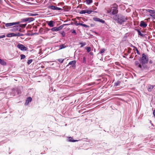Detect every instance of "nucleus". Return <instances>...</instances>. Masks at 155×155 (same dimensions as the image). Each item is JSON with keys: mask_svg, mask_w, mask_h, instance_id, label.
<instances>
[{"mask_svg": "<svg viewBox=\"0 0 155 155\" xmlns=\"http://www.w3.org/2000/svg\"><path fill=\"white\" fill-rule=\"evenodd\" d=\"M105 51V49L104 48L101 49L100 50L99 53H100V54L103 53Z\"/></svg>", "mask_w": 155, "mask_h": 155, "instance_id": "473e14b6", "label": "nucleus"}, {"mask_svg": "<svg viewBox=\"0 0 155 155\" xmlns=\"http://www.w3.org/2000/svg\"><path fill=\"white\" fill-rule=\"evenodd\" d=\"M153 129L155 130V127Z\"/></svg>", "mask_w": 155, "mask_h": 155, "instance_id": "4d7b16f0", "label": "nucleus"}, {"mask_svg": "<svg viewBox=\"0 0 155 155\" xmlns=\"http://www.w3.org/2000/svg\"><path fill=\"white\" fill-rule=\"evenodd\" d=\"M143 11H144V10H146V11L149 12L151 14H153L155 15V10H150L149 9H142Z\"/></svg>", "mask_w": 155, "mask_h": 155, "instance_id": "0eeeda50", "label": "nucleus"}, {"mask_svg": "<svg viewBox=\"0 0 155 155\" xmlns=\"http://www.w3.org/2000/svg\"><path fill=\"white\" fill-rule=\"evenodd\" d=\"M114 20L120 25H122L128 20V17L121 14H118L116 15L113 18Z\"/></svg>", "mask_w": 155, "mask_h": 155, "instance_id": "f03ea898", "label": "nucleus"}, {"mask_svg": "<svg viewBox=\"0 0 155 155\" xmlns=\"http://www.w3.org/2000/svg\"><path fill=\"white\" fill-rule=\"evenodd\" d=\"M17 48L22 51H26L27 50V48L23 45L18 44L17 45Z\"/></svg>", "mask_w": 155, "mask_h": 155, "instance_id": "39448f33", "label": "nucleus"}, {"mask_svg": "<svg viewBox=\"0 0 155 155\" xmlns=\"http://www.w3.org/2000/svg\"><path fill=\"white\" fill-rule=\"evenodd\" d=\"M35 20L34 18H26L27 21L29 22H31Z\"/></svg>", "mask_w": 155, "mask_h": 155, "instance_id": "f3484780", "label": "nucleus"}, {"mask_svg": "<svg viewBox=\"0 0 155 155\" xmlns=\"http://www.w3.org/2000/svg\"><path fill=\"white\" fill-rule=\"evenodd\" d=\"M32 132H30V134H32Z\"/></svg>", "mask_w": 155, "mask_h": 155, "instance_id": "6e6d98bb", "label": "nucleus"}, {"mask_svg": "<svg viewBox=\"0 0 155 155\" xmlns=\"http://www.w3.org/2000/svg\"><path fill=\"white\" fill-rule=\"evenodd\" d=\"M26 25V24H21L19 25H18V26L19 27V30H20L21 28H24L25 27Z\"/></svg>", "mask_w": 155, "mask_h": 155, "instance_id": "412c9836", "label": "nucleus"}, {"mask_svg": "<svg viewBox=\"0 0 155 155\" xmlns=\"http://www.w3.org/2000/svg\"><path fill=\"white\" fill-rule=\"evenodd\" d=\"M19 29V27L18 25H15L12 27L10 29V31H15Z\"/></svg>", "mask_w": 155, "mask_h": 155, "instance_id": "423d86ee", "label": "nucleus"}, {"mask_svg": "<svg viewBox=\"0 0 155 155\" xmlns=\"http://www.w3.org/2000/svg\"><path fill=\"white\" fill-rule=\"evenodd\" d=\"M90 25L91 27H94V24H91Z\"/></svg>", "mask_w": 155, "mask_h": 155, "instance_id": "de8ad7c7", "label": "nucleus"}, {"mask_svg": "<svg viewBox=\"0 0 155 155\" xmlns=\"http://www.w3.org/2000/svg\"><path fill=\"white\" fill-rule=\"evenodd\" d=\"M149 122H150V124L152 123V121H151V120H149Z\"/></svg>", "mask_w": 155, "mask_h": 155, "instance_id": "864d4df0", "label": "nucleus"}, {"mask_svg": "<svg viewBox=\"0 0 155 155\" xmlns=\"http://www.w3.org/2000/svg\"><path fill=\"white\" fill-rule=\"evenodd\" d=\"M48 8L52 10H62L63 9L61 8L58 7L53 5H49Z\"/></svg>", "mask_w": 155, "mask_h": 155, "instance_id": "20e7f679", "label": "nucleus"}, {"mask_svg": "<svg viewBox=\"0 0 155 155\" xmlns=\"http://www.w3.org/2000/svg\"><path fill=\"white\" fill-rule=\"evenodd\" d=\"M140 26L143 28H145L147 25V24L143 21H141L140 22Z\"/></svg>", "mask_w": 155, "mask_h": 155, "instance_id": "6e6552de", "label": "nucleus"}, {"mask_svg": "<svg viewBox=\"0 0 155 155\" xmlns=\"http://www.w3.org/2000/svg\"><path fill=\"white\" fill-rule=\"evenodd\" d=\"M28 15L29 16H35L37 15V14H33L31 13H29L28 14Z\"/></svg>", "mask_w": 155, "mask_h": 155, "instance_id": "c756f323", "label": "nucleus"}, {"mask_svg": "<svg viewBox=\"0 0 155 155\" xmlns=\"http://www.w3.org/2000/svg\"><path fill=\"white\" fill-rule=\"evenodd\" d=\"M135 30L138 32L139 35H140L142 37H144L145 36V34L144 33H142L140 30L138 29H136Z\"/></svg>", "mask_w": 155, "mask_h": 155, "instance_id": "f8f14e48", "label": "nucleus"}, {"mask_svg": "<svg viewBox=\"0 0 155 155\" xmlns=\"http://www.w3.org/2000/svg\"><path fill=\"white\" fill-rule=\"evenodd\" d=\"M98 21L102 23H105V21L104 20L100 18H99V20Z\"/></svg>", "mask_w": 155, "mask_h": 155, "instance_id": "58836bf2", "label": "nucleus"}, {"mask_svg": "<svg viewBox=\"0 0 155 155\" xmlns=\"http://www.w3.org/2000/svg\"><path fill=\"white\" fill-rule=\"evenodd\" d=\"M150 16L153 18H155V15L153 14H150Z\"/></svg>", "mask_w": 155, "mask_h": 155, "instance_id": "37998d69", "label": "nucleus"}, {"mask_svg": "<svg viewBox=\"0 0 155 155\" xmlns=\"http://www.w3.org/2000/svg\"><path fill=\"white\" fill-rule=\"evenodd\" d=\"M111 11H112V13L113 15H115L118 12L117 8L116 7H113V8L111 9Z\"/></svg>", "mask_w": 155, "mask_h": 155, "instance_id": "1a4fd4ad", "label": "nucleus"}, {"mask_svg": "<svg viewBox=\"0 0 155 155\" xmlns=\"http://www.w3.org/2000/svg\"><path fill=\"white\" fill-rule=\"evenodd\" d=\"M0 64L3 65H5L6 64L4 61L1 59H0Z\"/></svg>", "mask_w": 155, "mask_h": 155, "instance_id": "4be33fe9", "label": "nucleus"}, {"mask_svg": "<svg viewBox=\"0 0 155 155\" xmlns=\"http://www.w3.org/2000/svg\"><path fill=\"white\" fill-rule=\"evenodd\" d=\"M85 13H87L88 14H91V12H93L91 10H85Z\"/></svg>", "mask_w": 155, "mask_h": 155, "instance_id": "bb28decb", "label": "nucleus"}, {"mask_svg": "<svg viewBox=\"0 0 155 155\" xmlns=\"http://www.w3.org/2000/svg\"><path fill=\"white\" fill-rule=\"evenodd\" d=\"M41 68H44V66L43 65L41 66Z\"/></svg>", "mask_w": 155, "mask_h": 155, "instance_id": "3c124183", "label": "nucleus"}, {"mask_svg": "<svg viewBox=\"0 0 155 155\" xmlns=\"http://www.w3.org/2000/svg\"><path fill=\"white\" fill-rule=\"evenodd\" d=\"M150 129H153V128H150Z\"/></svg>", "mask_w": 155, "mask_h": 155, "instance_id": "bf43d9fd", "label": "nucleus"}, {"mask_svg": "<svg viewBox=\"0 0 155 155\" xmlns=\"http://www.w3.org/2000/svg\"><path fill=\"white\" fill-rule=\"evenodd\" d=\"M85 49L87 50V52H90L91 50V48L90 47H86L85 48Z\"/></svg>", "mask_w": 155, "mask_h": 155, "instance_id": "a878e982", "label": "nucleus"}, {"mask_svg": "<svg viewBox=\"0 0 155 155\" xmlns=\"http://www.w3.org/2000/svg\"><path fill=\"white\" fill-rule=\"evenodd\" d=\"M32 61V59H29L28 60L27 62V63L28 64H30Z\"/></svg>", "mask_w": 155, "mask_h": 155, "instance_id": "4c0bfd02", "label": "nucleus"}, {"mask_svg": "<svg viewBox=\"0 0 155 155\" xmlns=\"http://www.w3.org/2000/svg\"><path fill=\"white\" fill-rule=\"evenodd\" d=\"M57 27H53L51 29V30L52 31H58Z\"/></svg>", "mask_w": 155, "mask_h": 155, "instance_id": "5701e85b", "label": "nucleus"}, {"mask_svg": "<svg viewBox=\"0 0 155 155\" xmlns=\"http://www.w3.org/2000/svg\"><path fill=\"white\" fill-rule=\"evenodd\" d=\"M151 124V125L152 126H153V127H154V125L152 123Z\"/></svg>", "mask_w": 155, "mask_h": 155, "instance_id": "8fccbe9b", "label": "nucleus"}, {"mask_svg": "<svg viewBox=\"0 0 155 155\" xmlns=\"http://www.w3.org/2000/svg\"><path fill=\"white\" fill-rule=\"evenodd\" d=\"M16 36H18V37L23 36L24 35V34H21V33H16Z\"/></svg>", "mask_w": 155, "mask_h": 155, "instance_id": "7c9ffc66", "label": "nucleus"}, {"mask_svg": "<svg viewBox=\"0 0 155 155\" xmlns=\"http://www.w3.org/2000/svg\"><path fill=\"white\" fill-rule=\"evenodd\" d=\"M94 12H96V11H94Z\"/></svg>", "mask_w": 155, "mask_h": 155, "instance_id": "13d9d810", "label": "nucleus"}, {"mask_svg": "<svg viewBox=\"0 0 155 155\" xmlns=\"http://www.w3.org/2000/svg\"><path fill=\"white\" fill-rule=\"evenodd\" d=\"M60 33L62 35L63 37H64L65 35V33L64 31H62L60 32Z\"/></svg>", "mask_w": 155, "mask_h": 155, "instance_id": "c85d7f7f", "label": "nucleus"}, {"mask_svg": "<svg viewBox=\"0 0 155 155\" xmlns=\"http://www.w3.org/2000/svg\"><path fill=\"white\" fill-rule=\"evenodd\" d=\"M20 56L21 57V59H25L26 57L23 54H21Z\"/></svg>", "mask_w": 155, "mask_h": 155, "instance_id": "e433bc0d", "label": "nucleus"}, {"mask_svg": "<svg viewBox=\"0 0 155 155\" xmlns=\"http://www.w3.org/2000/svg\"><path fill=\"white\" fill-rule=\"evenodd\" d=\"M86 2L87 4L89 5L93 2L92 0H86Z\"/></svg>", "mask_w": 155, "mask_h": 155, "instance_id": "b1692460", "label": "nucleus"}, {"mask_svg": "<svg viewBox=\"0 0 155 155\" xmlns=\"http://www.w3.org/2000/svg\"><path fill=\"white\" fill-rule=\"evenodd\" d=\"M47 24L48 26L50 27H52L54 26V25L53 24V23L54 22L53 21H47Z\"/></svg>", "mask_w": 155, "mask_h": 155, "instance_id": "ddd939ff", "label": "nucleus"}, {"mask_svg": "<svg viewBox=\"0 0 155 155\" xmlns=\"http://www.w3.org/2000/svg\"><path fill=\"white\" fill-rule=\"evenodd\" d=\"M21 21L22 22H24L27 21L26 18L22 19H21Z\"/></svg>", "mask_w": 155, "mask_h": 155, "instance_id": "a19ab883", "label": "nucleus"}, {"mask_svg": "<svg viewBox=\"0 0 155 155\" xmlns=\"http://www.w3.org/2000/svg\"><path fill=\"white\" fill-rule=\"evenodd\" d=\"M115 95H120V94H115Z\"/></svg>", "mask_w": 155, "mask_h": 155, "instance_id": "5fc2aeb1", "label": "nucleus"}, {"mask_svg": "<svg viewBox=\"0 0 155 155\" xmlns=\"http://www.w3.org/2000/svg\"><path fill=\"white\" fill-rule=\"evenodd\" d=\"M85 10H82L79 12L80 14H85Z\"/></svg>", "mask_w": 155, "mask_h": 155, "instance_id": "c9c22d12", "label": "nucleus"}, {"mask_svg": "<svg viewBox=\"0 0 155 155\" xmlns=\"http://www.w3.org/2000/svg\"><path fill=\"white\" fill-rule=\"evenodd\" d=\"M76 63V61L75 60H74V61H70L69 62L68 65H72V67H75Z\"/></svg>", "mask_w": 155, "mask_h": 155, "instance_id": "2eb2a0df", "label": "nucleus"}, {"mask_svg": "<svg viewBox=\"0 0 155 155\" xmlns=\"http://www.w3.org/2000/svg\"><path fill=\"white\" fill-rule=\"evenodd\" d=\"M79 44L80 45H81L80 46V47L82 48L86 45V43L85 42H80Z\"/></svg>", "mask_w": 155, "mask_h": 155, "instance_id": "393cba45", "label": "nucleus"}, {"mask_svg": "<svg viewBox=\"0 0 155 155\" xmlns=\"http://www.w3.org/2000/svg\"><path fill=\"white\" fill-rule=\"evenodd\" d=\"M154 87V86L151 84L148 85L147 87L148 91L149 92H151Z\"/></svg>", "mask_w": 155, "mask_h": 155, "instance_id": "9d476101", "label": "nucleus"}, {"mask_svg": "<svg viewBox=\"0 0 155 155\" xmlns=\"http://www.w3.org/2000/svg\"><path fill=\"white\" fill-rule=\"evenodd\" d=\"M131 47L133 48H134L135 49H136V52H137V53L138 54H140V52H139L138 50L137 49V48L135 46H133V45H132L131 46Z\"/></svg>", "mask_w": 155, "mask_h": 155, "instance_id": "cd10ccee", "label": "nucleus"}, {"mask_svg": "<svg viewBox=\"0 0 155 155\" xmlns=\"http://www.w3.org/2000/svg\"><path fill=\"white\" fill-rule=\"evenodd\" d=\"M19 30L20 31V32H24V31L21 30V29H20V30Z\"/></svg>", "mask_w": 155, "mask_h": 155, "instance_id": "09e8293b", "label": "nucleus"}, {"mask_svg": "<svg viewBox=\"0 0 155 155\" xmlns=\"http://www.w3.org/2000/svg\"><path fill=\"white\" fill-rule=\"evenodd\" d=\"M57 60L59 62H60L61 63H63V62L64 61V59H58Z\"/></svg>", "mask_w": 155, "mask_h": 155, "instance_id": "f704fd0d", "label": "nucleus"}, {"mask_svg": "<svg viewBox=\"0 0 155 155\" xmlns=\"http://www.w3.org/2000/svg\"><path fill=\"white\" fill-rule=\"evenodd\" d=\"M68 141L69 142H75L78 141L77 140H73V138L71 137H69L68 138Z\"/></svg>", "mask_w": 155, "mask_h": 155, "instance_id": "a211bd4d", "label": "nucleus"}, {"mask_svg": "<svg viewBox=\"0 0 155 155\" xmlns=\"http://www.w3.org/2000/svg\"><path fill=\"white\" fill-rule=\"evenodd\" d=\"M83 63H86V58L85 57H84L83 58Z\"/></svg>", "mask_w": 155, "mask_h": 155, "instance_id": "79ce46f5", "label": "nucleus"}, {"mask_svg": "<svg viewBox=\"0 0 155 155\" xmlns=\"http://www.w3.org/2000/svg\"><path fill=\"white\" fill-rule=\"evenodd\" d=\"M94 21H98L99 20V18H93Z\"/></svg>", "mask_w": 155, "mask_h": 155, "instance_id": "72a5a7b5", "label": "nucleus"}, {"mask_svg": "<svg viewBox=\"0 0 155 155\" xmlns=\"http://www.w3.org/2000/svg\"><path fill=\"white\" fill-rule=\"evenodd\" d=\"M5 35H2L0 36V38H3L5 37Z\"/></svg>", "mask_w": 155, "mask_h": 155, "instance_id": "c03bdc74", "label": "nucleus"}, {"mask_svg": "<svg viewBox=\"0 0 155 155\" xmlns=\"http://www.w3.org/2000/svg\"><path fill=\"white\" fill-rule=\"evenodd\" d=\"M69 25V24H64L62 25H60L59 27H57V29H57L58 31L59 30H61L64 26L67 25Z\"/></svg>", "mask_w": 155, "mask_h": 155, "instance_id": "4468645a", "label": "nucleus"}, {"mask_svg": "<svg viewBox=\"0 0 155 155\" xmlns=\"http://www.w3.org/2000/svg\"><path fill=\"white\" fill-rule=\"evenodd\" d=\"M120 82L119 81H117L114 83V86H117L119 85Z\"/></svg>", "mask_w": 155, "mask_h": 155, "instance_id": "2f4dec72", "label": "nucleus"}, {"mask_svg": "<svg viewBox=\"0 0 155 155\" xmlns=\"http://www.w3.org/2000/svg\"><path fill=\"white\" fill-rule=\"evenodd\" d=\"M71 32L72 33L74 34L75 35L77 34L76 31L72 29L71 30Z\"/></svg>", "mask_w": 155, "mask_h": 155, "instance_id": "ea45409f", "label": "nucleus"}, {"mask_svg": "<svg viewBox=\"0 0 155 155\" xmlns=\"http://www.w3.org/2000/svg\"><path fill=\"white\" fill-rule=\"evenodd\" d=\"M15 36H16V34L14 33H8L6 35V37H11Z\"/></svg>", "mask_w": 155, "mask_h": 155, "instance_id": "dca6fc26", "label": "nucleus"}, {"mask_svg": "<svg viewBox=\"0 0 155 155\" xmlns=\"http://www.w3.org/2000/svg\"><path fill=\"white\" fill-rule=\"evenodd\" d=\"M74 24L76 26H78L79 23H78L76 21L74 23Z\"/></svg>", "mask_w": 155, "mask_h": 155, "instance_id": "a18cd8bd", "label": "nucleus"}, {"mask_svg": "<svg viewBox=\"0 0 155 155\" xmlns=\"http://www.w3.org/2000/svg\"><path fill=\"white\" fill-rule=\"evenodd\" d=\"M98 4L95 3V5H96V6H97Z\"/></svg>", "mask_w": 155, "mask_h": 155, "instance_id": "603ef678", "label": "nucleus"}, {"mask_svg": "<svg viewBox=\"0 0 155 155\" xmlns=\"http://www.w3.org/2000/svg\"><path fill=\"white\" fill-rule=\"evenodd\" d=\"M148 59L147 56L144 54H143L142 57L139 58V61H136L135 62V65L137 67L143 70L147 68L146 64L148 63Z\"/></svg>", "mask_w": 155, "mask_h": 155, "instance_id": "f257e3e1", "label": "nucleus"}, {"mask_svg": "<svg viewBox=\"0 0 155 155\" xmlns=\"http://www.w3.org/2000/svg\"><path fill=\"white\" fill-rule=\"evenodd\" d=\"M153 114L154 116H155V109L153 111Z\"/></svg>", "mask_w": 155, "mask_h": 155, "instance_id": "49530a36", "label": "nucleus"}, {"mask_svg": "<svg viewBox=\"0 0 155 155\" xmlns=\"http://www.w3.org/2000/svg\"><path fill=\"white\" fill-rule=\"evenodd\" d=\"M80 25L83 26L86 28H87L89 27V26H88L86 24H85L82 23H79L78 25Z\"/></svg>", "mask_w": 155, "mask_h": 155, "instance_id": "aec40b11", "label": "nucleus"}, {"mask_svg": "<svg viewBox=\"0 0 155 155\" xmlns=\"http://www.w3.org/2000/svg\"><path fill=\"white\" fill-rule=\"evenodd\" d=\"M32 101V98L30 97H29L27 98L26 100V102L25 104V105H28L29 102H31Z\"/></svg>", "mask_w": 155, "mask_h": 155, "instance_id": "9b49d317", "label": "nucleus"}, {"mask_svg": "<svg viewBox=\"0 0 155 155\" xmlns=\"http://www.w3.org/2000/svg\"><path fill=\"white\" fill-rule=\"evenodd\" d=\"M20 22L18 21L16 22H12V23H4L5 24V27H10L12 26H14V25H18L19 24Z\"/></svg>", "mask_w": 155, "mask_h": 155, "instance_id": "7ed1b4c3", "label": "nucleus"}, {"mask_svg": "<svg viewBox=\"0 0 155 155\" xmlns=\"http://www.w3.org/2000/svg\"><path fill=\"white\" fill-rule=\"evenodd\" d=\"M66 47V46L64 44H62L59 45V50H61L64 48Z\"/></svg>", "mask_w": 155, "mask_h": 155, "instance_id": "6ab92c4d", "label": "nucleus"}]
</instances>
